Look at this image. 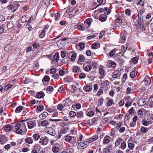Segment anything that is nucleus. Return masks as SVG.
I'll return each instance as SVG.
<instances>
[{"instance_id":"nucleus-1","label":"nucleus","mask_w":153,"mask_h":153,"mask_svg":"<svg viewBox=\"0 0 153 153\" xmlns=\"http://www.w3.org/2000/svg\"><path fill=\"white\" fill-rule=\"evenodd\" d=\"M26 125H27L26 121L23 120L20 121L19 123L16 124V126L17 128H20L23 131V132H25L27 131Z\"/></svg>"},{"instance_id":"nucleus-2","label":"nucleus","mask_w":153,"mask_h":153,"mask_svg":"<svg viewBox=\"0 0 153 153\" xmlns=\"http://www.w3.org/2000/svg\"><path fill=\"white\" fill-rule=\"evenodd\" d=\"M13 127L11 125H6L3 127L2 130L6 132H12L13 131Z\"/></svg>"},{"instance_id":"nucleus-3","label":"nucleus","mask_w":153,"mask_h":153,"mask_svg":"<svg viewBox=\"0 0 153 153\" xmlns=\"http://www.w3.org/2000/svg\"><path fill=\"white\" fill-rule=\"evenodd\" d=\"M48 138L46 137H43L40 138L39 143L41 145H45L48 143Z\"/></svg>"},{"instance_id":"nucleus-4","label":"nucleus","mask_w":153,"mask_h":153,"mask_svg":"<svg viewBox=\"0 0 153 153\" xmlns=\"http://www.w3.org/2000/svg\"><path fill=\"white\" fill-rule=\"evenodd\" d=\"M27 123L29 129H32L35 127L36 125L35 121H30L27 122Z\"/></svg>"},{"instance_id":"nucleus-5","label":"nucleus","mask_w":153,"mask_h":153,"mask_svg":"<svg viewBox=\"0 0 153 153\" xmlns=\"http://www.w3.org/2000/svg\"><path fill=\"white\" fill-rule=\"evenodd\" d=\"M83 89L86 92H89L92 90V86L90 84H87L84 86Z\"/></svg>"},{"instance_id":"nucleus-6","label":"nucleus","mask_w":153,"mask_h":153,"mask_svg":"<svg viewBox=\"0 0 153 153\" xmlns=\"http://www.w3.org/2000/svg\"><path fill=\"white\" fill-rule=\"evenodd\" d=\"M7 141V138L5 135L0 134V143L3 144L5 143Z\"/></svg>"},{"instance_id":"nucleus-7","label":"nucleus","mask_w":153,"mask_h":153,"mask_svg":"<svg viewBox=\"0 0 153 153\" xmlns=\"http://www.w3.org/2000/svg\"><path fill=\"white\" fill-rule=\"evenodd\" d=\"M47 132L48 134L53 136H54L56 134L55 130L52 128H49L48 130H47Z\"/></svg>"},{"instance_id":"nucleus-8","label":"nucleus","mask_w":153,"mask_h":153,"mask_svg":"<svg viewBox=\"0 0 153 153\" xmlns=\"http://www.w3.org/2000/svg\"><path fill=\"white\" fill-rule=\"evenodd\" d=\"M143 82L144 85H149L151 82V80L150 78L148 76L146 77L143 80Z\"/></svg>"},{"instance_id":"nucleus-9","label":"nucleus","mask_w":153,"mask_h":153,"mask_svg":"<svg viewBox=\"0 0 153 153\" xmlns=\"http://www.w3.org/2000/svg\"><path fill=\"white\" fill-rule=\"evenodd\" d=\"M93 21V20L92 18H89L85 20L84 23L85 25L87 24L88 25V27H89L91 24V22Z\"/></svg>"},{"instance_id":"nucleus-10","label":"nucleus","mask_w":153,"mask_h":153,"mask_svg":"<svg viewBox=\"0 0 153 153\" xmlns=\"http://www.w3.org/2000/svg\"><path fill=\"white\" fill-rule=\"evenodd\" d=\"M120 73L118 71L116 70L114 71L112 75V77L113 78H116L120 76Z\"/></svg>"},{"instance_id":"nucleus-11","label":"nucleus","mask_w":153,"mask_h":153,"mask_svg":"<svg viewBox=\"0 0 153 153\" xmlns=\"http://www.w3.org/2000/svg\"><path fill=\"white\" fill-rule=\"evenodd\" d=\"M107 16L103 14H101L99 16V20L101 22H103L106 20Z\"/></svg>"},{"instance_id":"nucleus-12","label":"nucleus","mask_w":153,"mask_h":153,"mask_svg":"<svg viewBox=\"0 0 153 153\" xmlns=\"http://www.w3.org/2000/svg\"><path fill=\"white\" fill-rule=\"evenodd\" d=\"M110 138H111V137L109 136L105 137L103 139V144H106L109 143L110 141Z\"/></svg>"},{"instance_id":"nucleus-13","label":"nucleus","mask_w":153,"mask_h":153,"mask_svg":"<svg viewBox=\"0 0 153 153\" xmlns=\"http://www.w3.org/2000/svg\"><path fill=\"white\" fill-rule=\"evenodd\" d=\"M15 129H16L15 131L17 134H22V133H24L23 132V131L20 128H17V127L16 126V124L15 126Z\"/></svg>"},{"instance_id":"nucleus-14","label":"nucleus","mask_w":153,"mask_h":153,"mask_svg":"<svg viewBox=\"0 0 153 153\" xmlns=\"http://www.w3.org/2000/svg\"><path fill=\"white\" fill-rule=\"evenodd\" d=\"M86 60L85 58V56L82 55L80 54L79 56L78 60L77 63H79V62H84Z\"/></svg>"},{"instance_id":"nucleus-15","label":"nucleus","mask_w":153,"mask_h":153,"mask_svg":"<svg viewBox=\"0 0 153 153\" xmlns=\"http://www.w3.org/2000/svg\"><path fill=\"white\" fill-rule=\"evenodd\" d=\"M115 24L118 26H120L122 25V19L119 17L115 19Z\"/></svg>"},{"instance_id":"nucleus-16","label":"nucleus","mask_w":153,"mask_h":153,"mask_svg":"<svg viewBox=\"0 0 153 153\" xmlns=\"http://www.w3.org/2000/svg\"><path fill=\"white\" fill-rule=\"evenodd\" d=\"M48 114L46 112H44L39 116V117L41 120L45 119L48 116Z\"/></svg>"},{"instance_id":"nucleus-17","label":"nucleus","mask_w":153,"mask_h":153,"mask_svg":"<svg viewBox=\"0 0 153 153\" xmlns=\"http://www.w3.org/2000/svg\"><path fill=\"white\" fill-rule=\"evenodd\" d=\"M12 49L13 48L10 44L6 45L4 48V50L6 52H10L12 51Z\"/></svg>"},{"instance_id":"nucleus-18","label":"nucleus","mask_w":153,"mask_h":153,"mask_svg":"<svg viewBox=\"0 0 153 153\" xmlns=\"http://www.w3.org/2000/svg\"><path fill=\"white\" fill-rule=\"evenodd\" d=\"M45 96L44 93L42 91L37 92L36 94V97L39 98H42Z\"/></svg>"},{"instance_id":"nucleus-19","label":"nucleus","mask_w":153,"mask_h":153,"mask_svg":"<svg viewBox=\"0 0 153 153\" xmlns=\"http://www.w3.org/2000/svg\"><path fill=\"white\" fill-rule=\"evenodd\" d=\"M72 71L74 73H78L79 72L80 68L77 66H74L72 67Z\"/></svg>"},{"instance_id":"nucleus-20","label":"nucleus","mask_w":153,"mask_h":153,"mask_svg":"<svg viewBox=\"0 0 153 153\" xmlns=\"http://www.w3.org/2000/svg\"><path fill=\"white\" fill-rule=\"evenodd\" d=\"M139 57H135L133 58L130 61V63L131 64L132 62L134 64H135L137 62Z\"/></svg>"},{"instance_id":"nucleus-21","label":"nucleus","mask_w":153,"mask_h":153,"mask_svg":"<svg viewBox=\"0 0 153 153\" xmlns=\"http://www.w3.org/2000/svg\"><path fill=\"white\" fill-rule=\"evenodd\" d=\"M28 19V16H23L21 19V22L24 23L25 22H27V21Z\"/></svg>"},{"instance_id":"nucleus-22","label":"nucleus","mask_w":153,"mask_h":153,"mask_svg":"<svg viewBox=\"0 0 153 153\" xmlns=\"http://www.w3.org/2000/svg\"><path fill=\"white\" fill-rule=\"evenodd\" d=\"M76 116L77 118H82L83 117V113L82 111H78L77 112Z\"/></svg>"},{"instance_id":"nucleus-23","label":"nucleus","mask_w":153,"mask_h":153,"mask_svg":"<svg viewBox=\"0 0 153 153\" xmlns=\"http://www.w3.org/2000/svg\"><path fill=\"white\" fill-rule=\"evenodd\" d=\"M7 26L8 29H11L13 27L14 25L12 22H7Z\"/></svg>"},{"instance_id":"nucleus-24","label":"nucleus","mask_w":153,"mask_h":153,"mask_svg":"<svg viewBox=\"0 0 153 153\" xmlns=\"http://www.w3.org/2000/svg\"><path fill=\"white\" fill-rule=\"evenodd\" d=\"M108 63V66L109 67H114L116 66V64L115 62L114 61L109 60Z\"/></svg>"},{"instance_id":"nucleus-25","label":"nucleus","mask_w":153,"mask_h":153,"mask_svg":"<svg viewBox=\"0 0 153 153\" xmlns=\"http://www.w3.org/2000/svg\"><path fill=\"white\" fill-rule=\"evenodd\" d=\"M113 100L112 99L107 97V104L108 106H111L113 104Z\"/></svg>"},{"instance_id":"nucleus-26","label":"nucleus","mask_w":153,"mask_h":153,"mask_svg":"<svg viewBox=\"0 0 153 153\" xmlns=\"http://www.w3.org/2000/svg\"><path fill=\"white\" fill-rule=\"evenodd\" d=\"M25 142L28 144H32L33 143V139L31 137H27L25 139Z\"/></svg>"},{"instance_id":"nucleus-27","label":"nucleus","mask_w":153,"mask_h":153,"mask_svg":"<svg viewBox=\"0 0 153 153\" xmlns=\"http://www.w3.org/2000/svg\"><path fill=\"white\" fill-rule=\"evenodd\" d=\"M123 140L121 138H118L117 140L115 143V146H118L122 142Z\"/></svg>"},{"instance_id":"nucleus-28","label":"nucleus","mask_w":153,"mask_h":153,"mask_svg":"<svg viewBox=\"0 0 153 153\" xmlns=\"http://www.w3.org/2000/svg\"><path fill=\"white\" fill-rule=\"evenodd\" d=\"M23 108L24 107L21 106H19L16 108L15 110V112L16 113L20 112L23 109Z\"/></svg>"},{"instance_id":"nucleus-29","label":"nucleus","mask_w":153,"mask_h":153,"mask_svg":"<svg viewBox=\"0 0 153 153\" xmlns=\"http://www.w3.org/2000/svg\"><path fill=\"white\" fill-rule=\"evenodd\" d=\"M100 45L98 43H94L91 45L92 48L94 49H97L99 47Z\"/></svg>"},{"instance_id":"nucleus-30","label":"nucleus","mask_w":153,"mask_h":153,"mask_svg":"<svg viewBox=\"0 0 153 153\" xmlns=\"http://www.w3.org/2000/svg\"><path fill=\"white\" fill-rule=\"evenodd\" d=\"M13 3L12 4H10L7 7V9L9 10H11L13 9H15L16 6H14Z\"/></svg>"},{"instance_id":"nucleus-31","label":"nucleus","mask_w":153,"mask_h":153,"mask_svg":"<svg viewBox=\"0 0 153 153\" xmlns=\"http://www.w3.org/2000/svg\"><path fill=\"white\" fill-rule=\"evenodd\" d=\"M13 3L14 4V6H16V7L15 8V9H13V13L15 12L17 10L18 7L20 6L18 2L17 1L13 2Z\"/></svg>"},{"instance_id":"nucleus-32","label":"nucleus","mask_w":153,"mask_h":153,"mask_svg":"<svg viewBox=\"0 0 153 153\" xmlns=\"http://www.w3.org/2000/svg\"><path fill=\"white\" fill-rule=\"evenodd\" d=\"M109 147L104 148L100 153H110V149Z\"/></svg>"},{"instance_id":"nucleus-33","label":"nucleus","mask_w":153,"mask_h":153,"mask_svg":"<svg viewBox=\"0 0 153 153\" xmlns=\"http://www.w3.org/2000/svg\"><path fill=\"white\" fill-rule=\"evenodd\" d=\"M77 29L79 30L84 31L85 30V27L83 26V25H80L77 27Z\"/></svg>"},{"instance_id":"nucleus-34","label":"nucleus","mask_w":153,"mask_h":153,"mask_svg":"<svg viewBox=\"0 0 153 153\" xmlns=\"http://www.w3.org/2000/svg\"><path fill=\"white\" fill-rule=\"evenodd\" d=\"M41 123L43 126H45L48 125L50 123L46 120H44L41 122Z\"/></svg>"},{"instance_id":"nucleus-35","label":"nucleus","mask_w":153,"mask_h":153,"mask_svg":"<svg viewBox=\"0 0 153 153\" xmlns=\"http://www.w3.org/2000/svg\"><path fill=\"white\" fill-rule=\"evenodd\" d=\"M92 66L91 64L86 66L84 68V70L86 71H89L91 69Z\"/></svg>"},{"instance_id":"nucleus-36","label":"nucleus","mask_w":153,"mask_h":153,"mask_svg":"<svg viewBox=\"0 0 153 153\" xmlns=\"http://www.w3.org/2000/svg\"><path fill=\"white\" fill-rule=\"evenodd\" d=\"M75 8H74L73 7H71L70 6L66 10V12L67 13H70L73 11Z\"/></svg>"},{"instance_id":"nucleus-37","label":"nucleus","mask_w":153,"mask_h":153,"mask_svg":"<svg viewBox=\"0 0 153 153\" xmlns=\"http://www.w3.org/2000/svg\"><path fill=\"white\" fill-rule=\"evenodd\" d=\"M143 21L142 18H141V16H140L139 15H138V19H137L136 22L137 23V24L139 25H140Z\"/></svg>"},{"instance_id":"nucleus-38","label":"nucleus","mask_w":153,"mask_h":153,"mask_svg":"<svg viewBox=\"0 0 153 153\" xmlns=\"http://www.w3.org/2000/svg\"><path fill=\"white\" fill-rule=\"evenodd\" d=\"M33 137L35 141L38 140L40 137V135L37 134H34L33 136Z\"/></svg>"},{"instance_id":"nucleus-39","label":"nucleus","mask_w":153,"mask_h":153,"mask_svg":"<svg viewBox=\"0 0 153 153\" xmlns=\"http://www.w3.org/2000/svg\"><path fill=\"white\" fill-rule=\"evenodd\" d=\"M86 43L83 42H80L78 45L80 47V49L82 50L85 48V45H86Z\"/></svg>"},{"instance_id":"nucleus-40","label":"nucleus","mask_w":153,"mask_h":153,"mask_svg":"<svg viewBox=\"0 0 153 153\" xmlns=\"http://www.w3.org/2000/svg\"><path fill=\"white\" fill-rule=\"evenodd\" d=\"M50 80L49 76L47 75H45L42 79V82L44 83V81L48 82Z\"/></svg>"},{"instance_id":"nucleus-41","label":"nucleus","mask_w":153,"mask_h":153,"mask_svg":"<svg viewBox=\"0 0 153 153\" xmlns=\"http://www.w3.org/2000/svg\"><path fill=\"white\" fill-rule=\"evenodd\" d=\"M136 71L135 70L132 71L130 73V76L132 78L135 77L136 75Z\"/></svg>"},{"instance_id":"nucleus-42","label":"nucleus","mask_w":153,"mask_h":153,"mask_svg":"<svg viewBox=\"0 0 153 153\" xmlns=\"http://www.w3.org/2000/svg\"><path fill=\"white\" fill-rule=\"evenodd\" d=\"M46 30H42L41 33L39 35V36L40 38H42L44 37L45 35Z\"/></svg>"},{"instance_id":"nucleus-43","label":"nucleus","mask_w":153,"mask_h":153,"mask_svg":"<svg viewBox=\"0 0 153 153\" xmlns=\"http://www.w3.org/2000/svg\"><path fill=\"white\" fill-rule=\"evenodd\" d=\"M109 119L108 117H105L103 119L102 123L103 124H105L108 123L109 121Z\"/></svg>"},{"instance_id":"nucleus-44","label":"nucleus","mask_w":153,"mask_h":153,"mask_svg":"<svg viewBox=\"0 0 153 153\" xmlns=\"http://www.w3.org/2000/svg\"><path fill=\"white\" fill-rule=\"evenodd\" d=\"M65 106V104L63 105L61 104H60L57 105V107L59 110L60 111H62V109L64 108Z\"/></svg>"},{"instance_id":"nucleus-45","label":"nucleus","mask_w":153,"mask_h":153,"mask_svg":"<svg viewBox=\"0 0 153 153\" xmlns=\"http://www.w3.org/2000/svg\"><path fill=\"white\" fill-rule=\"evenodd\" d=\"M140 130L141 131L145 133L148 131V129L145 127L142 126L140 128Z\"/></svg>"},{"instance_id":"nucleus-46","label":"nucleus","mask_w":153,"mask_h":153,"mask_svg":"<svg viewBox=\"0 0 153 153\" xmlns=\"http://www.w3.org/2000/svg\"><path fill=\"white\" fill-rule=\"evenodd\" d=\"M59 56L58 54H56L53 56V60L54 61L57 62L59 60Z\"/></svg>"},{"instance_id":"nucleus-47","label":"nucleus","mask_w":153,"mask_h":153,"mask_svg":"<svg viewBox=\"0 0 153 153\" xmlns=\"http://www.w3.org/2000/svg\"><path fill=\"white\" fill-rule=\"evenodd\" d=\"M53 90V87L49 86L47 88V91H48V93H51Z\"/></svg>"},{"instance_id":"nucleus-48","label":"nucleus","mask_w":153,"mask_h":153,"mask_svg":"<svg viewBox=\"0 0 153 153\" xmlns=\"http://www.w3.org/2000/svg\"><path fill=\"white\" fill-rule=\"evenodd\" d=\"M116 51V49H114L111 51L109 53V56L111 57H112L115 54Z\"/></svg>"},{"instance_id":"nucleus-49","label":"nucleus","mask_w":153,"mask_h":153,"mask_svg":"<svg viewBox=\"0 0 153 153\" xmlns=\"http://www.w3.org/2000/svg\"><path fill=\"white\" fill-rule=\"evenodd\" d=\"M65 140L66 141L71 143V136H66L65 137Z\"/></svg>"},{"instance_id":"nucleus-50","label":"nucleus","mask_w":153,"mask_h":153,"mask_svg":"<svg viewBox=\"0 0 153 153\" xmlns=\"http://www.w3.org/2000/svg\"><path fill=\"white\" fill-rule=\"evenodd\" d=\"M138 104L140 106H143L145 104V102L143 100L140 99L138 101Z\"/></svg>"},{"instance_id":"nucleus-51","label":"nucleus","mask_w":153,"mask_h":153,"mask_svg":"<svg viewBox=\"0 0 153 153\" xmlns=\"http://www.w3.org/2000/svg\"><path fill=\"white\" fill-rule=\"evenodd\" d=\"M13 85L10 84H8L7 85H6L4 88V90L5 91H6L9 89L11 88Z\"/></svg>"},{"instance_id":"nucleus-52","label":"nucleus","mask_w":153,"mask_h":153,"mask_svg":"<svg viewBox=\"0 0 153 153\" xmlns=\"http://www.w3.org/2000/svg\"><path fill=\"white\" fill-rule=\"evenodd\" d=\"M69 115L71 117H74L76 116V114L74 111H71L69 113Z\"/></svg>"},{"instance_id":"nucleus-53","label":"nucleus","mask_w":153,"mask_h":153,"mask_svg":"<svg viewBox=\"0 0 153 153\" xmlns=\"http://www.w3.org/2000/svg\"><path fill=\"white\" fill-rule=\"evenodd\" d=\"M134 144L131 143H128V148L131 150H133L134 149Z\"/></svg>"},{"instance_id":"nucleus-54","label":"nucleus","mask_w":153,"mask_h":153,"mask_svg":"<svg viewBox=\"0 0 153 153\" xmlns=\"http://www.w3.org/2000/svg\"><path fill=\"white\" fill-rule=\"evenodd\" d=\"M94 113L93 111H90L87 114V115L88 116L91 117L94 115Z\"/></svg>"},{"instance_id":"nucleus-55","label":"nucleus","mask_w":153,"mask_h":153,"mask_svg":"<svg viewBox=\"0 0 153 153\" xmlns=\"http://www.w3.org/2000/svg\"><path fill=\"white\" fill-rule=\"evenodd\" d=\"M123 125V123L122 122H120L116 123L115 128L118 129L120 128Z\"/></svg>"},{"instance_id":"nucleus-56","label":"nucleus","mask_w":153,"mask_h":153,"mask_svg":"<svg viewBox=\"0 0 153 153\" xmlns=\"http://www.w3.org/2000/svg\"><path fill=\"white\" fill-rule=\"evenodd\" d=\"M142 124L145 126H147L149 125V123L147 120H143L142 122Z\"/></svg>"},{"instance_id":"nucleus-57","label":"nucleus","mask_w":153,"mask_h":153,"mask_svg":"<svg viewBox=\"0 0 153 153\" xmlns=\"http://www.w3.org/2000/svg\"><path fill=\"white\" fill-rule=\"evenodd\" d=\"M50 1L51 0H43V3L47 7L49 5Z\"/></svg>"},{"instance_id":"nucleus-58","label":"nucleus","mask_w":153,"mask_h":153,"mask_svg":"<svg viewBox=\"0 0 153 153\" xmlns=\"http://www.w3.org/2000/svg\"><path fill=\"white\" fill-rule=\"evenodd\" d=\"M126 147V143L125 142H123L121 144V147L120 148L124 150L125 149Z\"/></svg>"},{"instance_id":"nucleus-59","label":"nucleus","mask_w":153,"mask_h":153,"mask_svg":"<svg viewBox=\"0 0 153 153\" xmlns=\"http://www.w3.org/2000/svg\"><path fill=\"white\" fill-rule=\"evenodd\" d=\"M76 53H74L72 54V56H71V59L72 60L74 61L76 59Z\"/></svg>"},{"instance_id":"nucleus-60","label":"nucleus","mask_w":153,"mask_h":153,"mask_svg":"<svg viewBox=\"0 0 153 153\" xmlns=\"http://www.w3.org/2000/svg\"><path fill=\"white\" fill-rule=\"evenodd\" d=\"M76 142V138L74 137H71V143L73 144H74Z\"/></svg>"},{"instance_id":"nucleus-61","label":"nucleus","mask_w":153,"mask_h":153,"mask_svg":"<svg viewBox=\"0 0 153 153\" xmlns=\"http://www.w3.org/2000/svg\"><path fill=\"white\" fill-rule=\"evenodd\" d=\"M72 88L73 90V92L74 93H76L77 91L78 88H77L75 86L72 85Z\"/></svg>"},{"instance_id":"nucleus-62","label":"nucleus","mask_w":153,"mask_h":153,"mask_svg":"<svg viewBox=\"0 0 153 153\" xmlns=\"http://www.w3.org/2000/svg\"><path fill=\"white\" fill-rule=\"evenodd\" d=\"M59 150V148L58 147H55L53 148L52 151L54 153H56Z\"/></svg>"},{"instance_id":"nucleus-63","label":"nucleus","mask_w":153,"mask_h":153,"mask_svg":"<svg viewBox=\"0 0 153 153\" xmlns=\"http://www.w3.org/2000/svg\"><path fill=\"white\" fill-rule=\"evenodd\" d=\"M99 72L100 75H103L105 74V71L103 68H101L99 70Z\"/></svg>"},{"instance_id":"nucleus-64","label":"nucleus","mask_w":153,"mask_h":153,"mask_svg":"<svg viewBox=\"0 0 153 153\" xmlns=\"http://www.w3.org/2000/svg\"><path fill=\"white\" fill-rule=\"evenodd\" d=\"M52 76L54 79H58L59 78V75L57 74H53L52 75Z\"/></svg>"}]
</instances>
